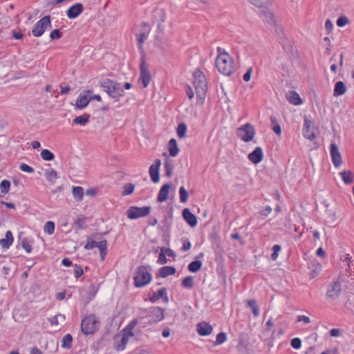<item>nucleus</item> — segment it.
<instances>
[{
	"label": "nucleus",
	"instance_id": "nucleus-30",
	"mask_svg": "<svg viewBox=\"0 0 354 354\" xmlns=\"http://www.w3.org/2000/svg\"><path fill=\"white\" fill-rule=\"evenodd\" d=\"M151 316L154 317L155 322H159L163 319L164 318V311L160 307H154L152 308Z\"/></svg>",
	"mask_w": 354,
	"mask_h": 354
},
{
	"label": "nucleus",
	"instance_id": "nucleus-9",
	"mask_svg": "<svg viewBox=\"0 0 354 354\" xmlns=\"http://www.w3.org/2000/svg\"><path fill=\"white\" fill-rule=\"evenodd\" d=\"M50 28H51L50 17L48 15L44 16L37 21L32 30V32L35 37H39L44 33L46 30Z\"/></svg>",
	"mask_w": 354,
	"mask_h": 354
},
{
	"label": "nucleus",
	"instance_id": "nucleus-44",
	"mask_svg": "<svg viewBox=\"0 0 354 354\" xmlns=\"http://www.w3.org/2000/svg\"><path fill=\"white\" fill-rule=\"evenodd\" d=\"M180 201L183 203H185L188 201L189 194L185 188L182 186L179 189Z\"/></svg>",
	"mask_w": 354,
	"mask_h": 354
},
{
	"label": "nucleus",
	"instance_id": "nucleus-11",
	"mask_svg": "<svg viewBox=\"0 0 354 354\" xmlns=\"http://www.w3.org/2000/svg\"><path fill=\"white\" fill-rule=\"evenodd\" d=\"M342 292V286L339 280L333 281L329 283L326 291V297L330 300L338 298Z\"/></svg>",
	"mask_w": 354,
	"mask_h": 354
},
{
	"label": "nucleus",
	"instance_id": "nucleus-41",
	"mask_svg": "<svg viewBox=\"0 0 354 354\" xmlns=\"http://www.w3.org/2000/svg\"><path fill=\"white\" fill-rule=\"evenodd\" d=\"M351 23L350 19L345 15H342L338 17V19L336 21V24L338 27L342 28L347 25H348Z\"/></svg>",
	"mask_w": 354,
	"mask_h": 354
},
{
	"label": "nucleus",
	"instance_id": "nucleus-22",
	"mask_svg": "<svg viewBox=\"0 0 354 354\" xmlns=\"http://www.w3.org/2000/svg\"><path fill=\"white\" fill-rule=\"evenodd\" d=\"M163 299L165 301H168L167 291L165 288H162L158 290L157 293L153 292L149 297V300L151 302H156V301Z\"/></svg>",
	"mask_w": 354,
	"mask_h": 354
},
{
	"label": "nucleus",
	"instance_id": "nucleus-7",
	"mask_svg": "<svg viewBox=\"0 0 354 354\" xmlns=\"http://www.w3.org/2000/svg\"><path fill=\"white\" fill-rule=\"evenodd\" d=\"M236 134L239 139L244 142H249L255 137L256 130L253 124L248 122L236 129Z\"/></svg>",
	"mask_w": 354,
	"mask_h": 354
},
{
	"label": "nucleus",
	"instance_id": "nucleus-4",
	"mask_svg": "<svg viewBox=\"0 0 354 354\" xmlns=\"http://www.w3.org/2000/svg\"><path fill=\"white\" fill-rule=\"evenodd\" d=\"M100 322L95 315L91 314L86 316L81 322L82 332L86 335H93L100 328Z\"/></svg>",
	"mask_w": 354,
	"mask_h": 354
},
{
	"label": "nucleus",
	"instance_id": "nucleus-1",
	"mask_svg": "<svg viewBox=\"0 0 354 354\" xmlns=\"http://www.w3.org/2000/svg\"><path fill=\"white\" fill-rule=\"evenodd\" d=\"M216 67L218 71L225 76L231 75L235 70L233 57L222 47H217Z\"/></svg>",
	"mask_w": 354,
	"mask_h": 354
},
{
	"label": "nucleus",
	"instance_id": "nucleus-50",
	"mask_svg": "<svg viewBox=\"0 0 354 354\" xmlns=\"http://www.w3.org/2000/svg\"><path fill=\"white\" fill-rule=\"evenodd\" d=\"M73 273H74V277L76 279H78L83 274L84 271H83L82 268L80 266L75 264L74 266Z\"/></svg>",
	"mask_w": 354,
	"mask_h": 354
},
{
	"label": "nucleus",
	"instance_id": "nucleus-18",
	"mask_svg": "<svg viewBox=\"0 0 354 354\" xmlns=\"http://www.w3.org/2000/svg\"><path fill=\"white\" fill-rule=\"evenodd\" d=\"M83 10V5L81 3H76L66 10V16L68 19H73L82 14Z\"/></svg>",
	"mask_w": 354,
	"mask_h": 354
},
{
	"label": "nucleus",
	"instance_id": "nucleus-48",
	"mask_svg": "<svg viewBox=\"0 0 354 354\" xmlns=\"http://www.w3.org/2000/svg\"><path fill=\"white\" fill-rule=\"evenodd\" d=\"M59 318H60L62 322L65 321V319H66V317L64 315H61V314L57 315L49 319L50 325L52 326H58L59 324V321H58Z\"/></svg>",
	"mask_w": 354,
	"mask_h": 354
},
{
	"label": "nucleus",
	"instance_id": "nucleus-51",
	"mask_svg": "<svg viewBox=\"0 0 354 354\" xmlns=\"http://www.w3.org/2000/svg\"><path fill=\"white\" fill-rule=\"evenodd\" d=\"M290 345L295 349H299L301 346V341L299 338L295 337L291 340Z\"/></svg>",
	"mask_w": 354,
	"mask_h": 354
},
{
	"label": "nucleus",
	"instance_id": "nucleus-62",
	"mask_svg": "<svg viewBox=\"0 0 354 354\" xmlns=\"http://www.w3.org/2000/svg\"><path fill=\"white\" fill-rule=\"evenodd\" d=\"M185 91L189 99H192L194 97V93L189 85H187L186 86Z\"/></svg>",
	"mask_w": 354,
	"mask_h": 354
},
{
	"label": "nucleus",
	"instance_id": "nucleus-57",
	"mask_svg": "<svg viewBox=\"0 0 354 354\" xmlns=\"http://www.w3.org/2000/svg\"><path fill=\"white\" fill-rule=\"evenodd\" d=\"M325 29L327 32V34H330L333 29V24L330 19H327L325 22Z\"/></svg>",
	"mask_w": 354,
	"mask_h": 354
},
{
	"label": "nucleus",
	"instance_id": "nucleus-42",
	"mask_svg": "<svg viewBox=\"0 0 354 354\" xmlns=\"http://www.w3.org/2000/svg\"><path fill=\"white\" fill-rule=\"evenodd\" d=\"M10 187V183L8 180H3L0 183V192L3 194H6L8 193Z\"/></svg>",
	"mask_w": 354,
	"mask_h": 354
},
{
	"label": "nucleus",
	"instance_id": "nucleus-17",
	"mask_svg": "<svg viewBox=\"0 0 354 354\" xmlns=\"http://www.w3.org/2000/svg\"><path fill=\"white\" fill-rule=\"evenodd\" d=\"M264 157L263 149L261 147H257L253 151L250 153L248 156V160L253 164H259L261 162Z\"/></svg>",
	"mask_w": 354,
	"mask_h": 354
},
{
	"label": "nucleus",
	"instance_id": "nucleus-53",
	"mask_svg": "<svg viewBox=\"0 0 354 354\" xmlns=\"http://www.w3.org/2000/svg\"><path fill=\"white\" fill-rule=\"evenodd\" d=\"M19 169L26 173L31 174L34 171V169L26 163H21L19 166Z\"/></svg>",
	"mask_w": 354,
	"mask_h": 354
},
{
	"label": "nucleus",
	"instance_id": "nucleus-56",
	"mask_svg": "<svg viewBox=\"0 0 354 354\" xmlns=\"http://www.w3.org/2000/svg\"><path fill=\"white\" fill-rule=\"evenodd\" d=\"M86 222V217L83 215H79L75 221V223L78 227H82Z\"/></svg>",
	"mask_w": 354,
	"mask_h": 354
},
{
	"label": "nucleus",
	"instance_id": "nucleus-26",
	"mask_svg": "<svg viewBox=\"0 0 354 354\" xmlns=\"http://www.w3.org/2000/svg\"><path fill=\"white\" fill-rule=\"evenodd\" d=\"M288 102L294 105H299L302 103V100L299 95L295 91H290L286 95Z\"/></svg>",
	"mask_w": 354,
	"mask_h": 354
},
{
	"label": "nucleus",
	"instance_id": "nucleus-3",
	"mask_svg": "<svg viewBox=\"0 0 354 354\" xmlns=\"http://www.w3.org/2000/svg\"><path fill=\"white\" fill-rule=\"evenodd\" d=\"M193 84L196 90L198 104L202 105L207 91V82L201 70L197 69L193 73Z\"/></svg>",
	"mask_w": 354,
	"mask_h": 354
},
{
	"label": "nucleus",
	"instance_id": "nucleus-31",
	"mask_svg": "<svg viewBox=\"0 0 354 354\" xmlns=\"http://www.w3.org/2000/svg\"><path fill=\"white\" fill-rule=\"evenodd\" d=\"M72 194L73 198L77 201H82L84 196V189L80 186L73 187L72 189Z\"/></svg>",
	"mask_w": 354,
	"mask_h": 354
},
{
	"label": "nucleus",
	"instance_id": "nucleus-40",
	"mask_svg": "<svg viewBox=\"0 0 354 354\" xmlns=\"http://www.w3.org/2000/svg\"><path fill=\"white\" fill-rule=\"evenodd\" d=\"M187 133V126L184 123H180L176 129V133L179 138L182 139L185 137Z\"/></svg>",
	"mask_w": 354,
	"mask_h": 354
},
{
	"label": "nucleus",
	"instance_id": "nucleus-46",
	"mask_svg": "<svg viewBox=\"0 0 354 354\" xmlns=\"http://www.w3.org/2000/svg\"><path fill=\"white\" fill-rule=\"evenodd\" d=\"M227 340L226 333L224 332L219 333L216 335V341L214 343V346H218L223 344Z\"/></svg>",
	"mask_w": 354,
	"mask_h": 354
},
{
	"label": "nucleus",
	"instance_id": "nucleus-29",
	"mask_svg": "<svg viewBox=\"0 0 354 354\" xmlns=\"http://www.w3.org/2000/svg\"><path fill=\"white\" fill-rule=\"evenodd\" d=\"M176 272V270L172 266H164L159 270V274L161 277L165 278L170 275H173Z\"/></svg>",
	"mask_w": 354,
	"mask_h": 354
},
{
	"label": "nucleus",
	"instance_id": "nucleus-20",
	"mask_svg": "<svg viewBox=\"0 0 354 354\" xmlns=\"http://www.w3.org/2000/svg\"><path fill=\"white\" fill-rule=\"evenodd\" d=\"M183 217L185 221L192 227H194L197 225L196 216L191 212L189 209L185 208L183 211Z\"/></svg>",
	"mask_w": 354,
	"mask_h": 354
},
{
	"label": "nucleus",
	"instance_id": "nucleus-59",
	"mask_svg": "<svg viewBox=\"0 0 354 354\" xmlns=\"http://www.w3.org/2000/svg\"><path fill=\"white\" fill-rule=\"evenodd\" d=\"M297 322H303L305 324H310L311 320L310 318L306 315H298L297 317Z\"/></svg>",
	"mask_w": 354,
	"mask_h": 354
},
{
	"label": "nucleus",
	"instance_id": "nucleus-13",
	"mask_svg": "<svg viewBox=\"0 0 354 354\" xmlns=\"http://www.w3.org/2000/svg\"><path fill=\"white\" fill-rule=\"evenodd\" d=\"M91 93V90H85L82 91L76 100L75 106L79 109H83L87 106L91 102L89 95Z\"/></svg>",
	"mask_w": 354,
	"mask_h": 354
},
{
	"label": "nucleus",
	"instance_id": "nucleus-43",
	"mask_svg": "<svg viewBox=\"0 0 354 354\" xmlns=\"http://www.w3.org/2000/svg\"><path fill=\"white\" fill-rule=\"evenodd\" d=\"M44 231L46 234L51 235L55 232V223L53 221H47L44 226Z\"/></svg>",
	"mask_w": 354,
	"mask_h": 354
},
{
	"label": "nucleus",
	"instance_id": "nucleus-2",
	"mask_svg": "<svg viewBox=\"0 0 354 354\" xmlns=\"http://www.w3.org/2000/svg\"><path fill=\"white\" fill-rule=\"evenodd\" d=\"M138 324V320H131L122 330L120 335L114 336L113 347L118 352L126 349L129 339L134 336L133 329Z\"/></svg>",
	"mask_w": 354,
	"mask_h": 354
},
{
	"label": "nucleus",
	"instance_id": "nucleus-6",
	"mask_svg": "<svg viewBox=\"0 0 354 354\" xmlns=\"http://www.w3.org/2000/svg\"><path fill=\"white\" fill-rule=\"evenodd\" d=\"M152 275L149 268L145 266H140L137 268L133 277L134 285L137 288L145 286L151 283Z\"/></svg>",
	"mask_w": 354,
	"mask_h": 354
},
{
	"label": "nucleus",
	"instance_id": "nucleus-5",
	"mask_svg": "<svg viewBox=\"0 0 354 354\" xmlns=\"http://www.w3.org/2000/svg\"><path fill=\"white\" fill-rule=\"evenodd\" d=\"M100 86L112 98L117 100L123 96V90L120 84L110 79H105L100 82Z\"/></svg>",
	"mask_w": 354,
	"mask_h": 354
},
{
	"label": "nucleus",
	"instance_id": "nucleus-60",
	"mask_svg": "<svg viewBox=\"0 0 354 354\" xmlns=\"http://www.w3.org/2000/svg\"><path fill=\"white\" fill-rule=\"evenodd\" d=\"M253 72V68L252 67H250L247 72L243 75V79L245 82H249L251 79V75Z\"/></svg>",
	"mask_w": 354,
	"mask_h": 354
},
{
	"label": "nucleus",
	"instance_id": "nucleus-25",
	"mask_svg": "<svg viewBox=\"0 0 354 354\" xmlns=\"http://www.w3.org/2000/svg\"><path fill=\"white\" fill-rule=\"evenodd\" d=\"M34 239L32 237H25L21 239V245L22 248L27 254H30L32 251V245L34 243Z\"/></svg>",
	"mask_w": 354,
	"mask_h": 354
},
{
	"label": "nucleus",
	"instance_id": "nucleus-27",
	"mask_svg": "<svg viewBox=\"0 0 354 354\" xmlns=\"http://www.w3.org/2000/svg\"><path fill=\"white\" fill-rule=\"evenodd\" d=\"M251 4L259 8L268 9L272 4L273 0H248Z\"/></svg>",
	"mask_w": 354,
	"mask_h": 354
},
{
	"label": "nucleus",
	"instance_id": "nucleus-21",
	"mask_svg": "<svg viewBox=\"0 0 354 354\" xmlns=\"http://www.w3.org/2000/svg\"><path fill=\"white\" fill-rule=\"evenodd\" d=\"M14 237L11 231L6 232L5 238L0 239V247L3 250H8L13 243Z\"/></svg>",
	"mask_w": 354,
	"mask_h": 354
},
{
	"label": "nucleus",
	"instance_id": "nucleus-63",
	"mask_svg": "<svg viewBox=\"0 0 354 354\" xmlns=\"http://www.w3.org/2000/svg\"><path fill=\"white\" fill-rule=\"evenodd\" d=\"M97 245V242L95 241H92L90 242H87L84 245V249L86 250H91L95 248Z\"/></svg>",
	"mask_w": 354,
	"mask_h": 354
},
{
	"label": "nucleus",
	"instance_id": "nucleus-23",
	"mask_svg": "<svg viewBox=\"0 0 354 354\" xmlns=\"http://www.w3.org/2000/svg\"><path fill=\"white\" fill-rule=\"evenodd\" d=\"M170 188L171 185L169 184H165L162 186L157 196V201L158 202L163 203L168 199Z\"/></svg>",
	"mask_w": 354,
	"mask_h": 354
},
{
	"label": "nucleus",
	"instance_id": "nucleus-35",
	"mask_svg": "<svg viewBox=\"0 0 354 354\" xmlns=\"http://www.w3.org/2000/svg\"><path fill=\"white\" fill-rule=\"evenodd\" d=\"M45 177L47 181L55 183V180L57 179V172L55 170L51 169V170H47L45 172Z\"/></svg>",
	"mask_w": 354,
	"mask_h": 354
},
{
	"label": "nucleus",
	"instance_id": "nucleus-49",
	"mask_svg": "<svg viewBox=\"0 0 354 354\" xmlns=\"http://www.w3.org/2000/svg\"><path fill=\"white\" fill-rule=\"evenodd\" d=\"M270 120H271L272 124H273V127H272L273 131L277 135H281V129L280 125L277 123V119L275 118H271Z\"/></svg>",
	"mask_w": 354,
	"mask_h": 354
},
{
	"label": "nucleus",
	"instance_id": "nucleus-52",
	"mask_svg": "<svg viewBox=\"0 0 354 354\" xmlns=\"http://www.w3.org/2000/svg\"><path fill=\"white\" fill-rule=\"evenodd\" d=\"M167 259L164 253L163 248L161 249V252L159 254L158 259L157 260V263L160 265H163L167 263Z\"/></svg>",
	"mask_w": 354,
	"mask_h": 354
},
{
	"label": "nucleus",
	"instance_id": "nucleus-33",
	"mask_svg": "<svg viewBox=\"0 0 354 354\" xmlns=\"http://www.w3.org/2000/svg\"><path fill=\"white\" fill-rule=\"evenodd\" d=\"M89 118L90 116L88 114L77 116L73 120V123L80 126H85L88 122Z\"/></svg>",
	"mask_w": 354,
	"mask_h": 354
},
{
	"label": "nucleus",
	"instance_id": "nucleus-58",
	"mask_svg": "<svg viewBox=\"0 0 354 354\" xmlns=\"http://www.w3.org/2000/svg\"><path fill=\"white\" fill-rule=\"evenodd\" d=\"M192 247L191 242L189 241L188 239H185L183 241V246H182V250L185 252L189 250Z\"/></svg>",
	"mask_w": 354,
	"mask_h": 354
},
{
	"label": "nucleus",
	"instance_id": "nucleus-55",
	"mask_svg": "<svg viewBox=\"0 0 354 354\" xmlns=\"http://www.w3.org/2000/svg\"><path fill=\"white\" fill-rule=\"evenodd\" d=\"M62 33L58 29L53 30V31H51L50 34V38L52 40L55 39H59L62 37Z\"/></svg>",
	"mask_w": 354,
	"mask_h": 354
},
{
	"label": "nucleus",
	"instance_id": "nucleus-36",
	"mask_svg": "<svg viewBox=\"0 0 354 354\" xmlns=\"http://www.w3.org/2000/svg\"><path fill=\"white\" fill-rule=\"evenodd\" d=\"M95 248H97L100 250L101 259L102 260H104L105 255L106 254V241L103 240L100 242H97Z\"/></svg>",
	"mask_w": 354,
	"mask_h": 354
},
{
	"label": "nucleus",
	"instance_id": "nucleus-8",
	"mask_svg": "<svg viewBox=\"0 0 354 354\" xmlns=\"http://www.w3.org/2000/svg\"><path fill=\"white\" fill-rule=\"evenodd\" d=\"M139 69L140 77L138 79V83L142 84V88H147L151 82V75L149 69V66L146 62L145 55H142Z\"/></svg>",
	"mask_w": 354,
	"mask_h": 354
},
{
	"label": "nucleus",
	"instance_id": "nucleus-28",
	"mask_svg": "<svg viewBox=\"0 0 354 354\" xmlns=\"http://www.w3.org/2000/svg\"><path fill=\"white\" fill-rule=\"evenodd\" d=\"M346 88L345 84L342 81H339L335 85L333 95L334 96L337 97L342 95L346 93Z\"/></svg>",
	"mask_w": 354,
	"mask_h": 354
},
{
	"label": "nucleus",
	"instance_id": "nucleus-37",
	"mask_svg": "<svg viewBox=\"0 0 354 354\" xmlns=\"http://www.w3.org/2000/svg\"><path fill=\"white\" fill-rule=\"evenodd\" d=\"M73 337L71 334L65 335L62 339V347L70 348L72 345Z\"/></svg>",
	"mask_w": 354,
	"mask_h": 354
},
{
	"label": "nucleus",
	"instance_id": "nucleus-39",
	"mask_svg": "<svg viewBox=\"0 0 354 354\" xmlns=\"http://www.w3.org/2000/svg\"><path fill=\"white\" fill-rule=\"evenodd\" d=\"M41 157L44 160L50 161L55 158V155L48 149H42L41 151Z\"/></svg>",
	"mask_w": 354,
	"mask_h": 354
},
{
	"label": "nucleus",
	"instance_id": "nucleus-10",
	"mask_svg": "<svg viewBox=\"0 0 354 354\" xmlns=\"http://www.w3.org/2000/svg\"><path fill=\"white\" fill-rule=\"evenodd\" d=\"M151 207L149 206L141 207L138 206H132L127 209V215L129 219L135 220L148 216L151 212Z\"/></svg>",
	"mask_w": 354,
	"mask_h": 354
},
{
	"label": "nucleus",
	"instance_id": "nucleus-47",
	"mask_svg": "<svg viewBox=\"0 0 354 354\" xmlns=\"http://www.w3.org/2000/svg\"><path fill=\"white\" fill-rule=\"evenodd\" d=\"M248 305L252 310V313L254 316H258L259 315V308L257 304V302L254 299H250L248 301Z\"/></svg>",
	"mask_w": 354,
	"mask_h": 354
},
{
	"label": "nucleus",
	"instance_id": "nucleus-34",
	"mask_svg": "<svg viewBox=\"0 0 354 354\" xmlns=\"http://www.w3.org/2000/svg\"><path fill=\"white\" fill-rule=\"evenodd\" d=\"M202 265L203 264L201 261L195 260L188 265V270L191 272H197L201 269Z\"/></svg>",
	"mask_w": 354,
	"mask_h": 354
},
{
	"label": "nucleus",
	"instance_id": "nucleus-14",
	"mask_svg": "<svg viewBox=\"0 0 354 354\" xmlns=\"http://www.w3.org/2000/svg\"><path fill=\"white\" fill-rule=\"evenodd\" d=\"M303 135L306 139L311 141L314 140L316 138L313 122V121L307 119L306 118H305L304 120Z\"/></svg>",
	"mask_w": 354,
	"mask_h": 354
},
{
	"label": "nucleus",
	"instance_id": "nucleus-38",
	"mask_svg": "<svg viewBox=\"0 0 354 354\" xmlns=\"http://www.w3.org/2000/svg\"><path fill=\"white\" fill-rule=\"evenodd\" d=\"M135 185L132 183H127L122 187V195L128 196L133 193Z\"/></svg>",
	"mask_w": 354,
	"mask_h": 354
},
{
	"label": "nucleus",
	"instance_id": "nucleus-12",
	"mask_svg": "<svg viewBox=\"0 0 354 354\" xmlns=\"http://www.w3.org/2000/svg\"><path fill=\"white\" fill-rule=\"evenodd\" d=\"M330 155L334 167L339 168L342 164V158L339 148L335 142L330 144Z\"/></svg>",
	"mask_w": 354,
	"mask_h": 354
},
{
	"label": "nucleus",
	"instance_id": "nucleus-19",
	"mask_svg": "<svg viewBox=\"0 0 354 354\" xmlns=\"http://www.w3.org/2000/svg\"><path fill=\"white\" fill-rule=\"evenodd\" d=\"M196 330L201 336H207L212 334L213 328L209 324L203 322L196 325Z\"/></svg>",
	"mask_w": 354,
	"mask_h": 354
},
{
	"label": "nucleus",
	"instance_id": "nucleus-64",
	"mask_svg": "<svg viewBox=\"0 0 354 354\" xmlns=\"http://www.w3.org/2000/svg\"><path fill=\"white\" fill-rule=\"evenodd\" d=\"M86 194L90 196H95L97 194V189L93 187L89 188L86 190Z\"/></svg>",
	"mask_w": 354,
	"mask_h": 354
},
{
	"label": "nucleus",
	"instance_id": "nucleus-61",
	"mask_svg": "<svg viewBox=\"0 0 354 354\" xmlns=\"http://www.w3.org/2000/svg\"><path fill=\"white\" fill-rule=\"evenodd\" d=\"M165 172H166V175L169 177L171 176L172 175V165L168 162H166L165 163Z\"/></svg>",
	"mask_w": 354,
	"mask_h": 354
},
{
	"label": "nucleus",
	"instance_id": "nucleus-16",
	"mask_svg": "<svg viewBox=\"0 0 354 354\" xmlns=\"http://www.w3.org/2000/svg\"><path fill=\"white\" fill-rule=\"evenodd\" d=\"M141 26L143 28L144 31L137 35V37H138L137 39L139 43V49L142 52V55H145L142 45L149 35V32L151 31V28H150V26L146 23H142L141 24Z\"/></svg>",
	"mask_w": 354,
	"mask_h": 354
},
{
	"label": "nucleus",
	"instance_id": "nucleus-32",
	"mask_svg": "<svg viewBox=\"0 0 354 354\" xmlns=\"http://www.w3.org/2000/svg\"><path fill=\"white\" fill-rule=\"evenodd\" d=\"M339 175L345 184H351L353 182V174L351 171H342Z\"/></svg>",
	"mask_w": 354,
	"mask_h": 354
},
{
	"label": "nucleus",
	"instance_id": "nucleus-24",
	"mask_svg": "<svg viewBox=\"0 0 354 354\" xmlns=\"http://www.w3.org/2000/svg\"><path fill=\"white\" fill-rule=\"evenodd\" d=\"M167 149L171 157H176L178 155L180 149L178 147L177 142L174 138H171L169 141Z\"/></svg>",
	"mask_w": 354,
	"mask_h": 354
},
{
	"label": "nucleus",
	"instance_id": "nucleus-15",
	"mask_svg": "<svg viewBox=\"0 0 354 354\" xmlns=\"http://www.w3.org/2000/svg\"><path fill=\"white\" fill-rule=\"evenodd\" d=\"M161 166V161L160 159H156L154 162L149 167V176L151 180L154 183H158L160 180L159 170Z\"/></svg>",
	"mask_w": 354,
	"mask_h": 354
},
{
	"label": "nucleus",
	"instance_id": "nucleus-45",
	"mask_svg": "<svg viewBox=\"0 0 354 354\" xmlns=\"http://www.w3.org/2000/svg\"><path fill=\"white\" fill-rule=\"evenodd\" d=\"M182 285L186 288H192L194 286V278L192 276L186 277L182 281Z\"/></svg>",
	"mask_w": 354,
	"mask_h": 354
},
{
	"label": "nucleus",
	"instance_id": "nucleus-54",
	"mask_svg": "<svg viewBox=\"0 0 354 354\" xmlns=\"http://www.w3.org/2000/svg\"><path fill=\"white\" fill-rule=\"evenodd\" d=\"M281 248L279 245H274L272 248L273 253L272 254V259L277 260L279 257V252L281 250Z\"/></svg>",
	"mask_w": 354,
	"mask_h": 354
}]
</instances>
